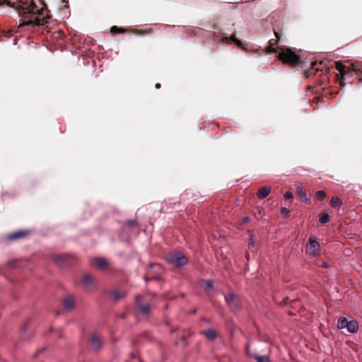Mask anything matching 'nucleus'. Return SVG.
<instances>
[{"label":"nucleus","instance_id":"nucleus-1","mask_svg":"<svg viewBox=\"0 0 362 362\" xmlns=\"http://www.w3.org/2000/svg\"><path fill=\"white\" fill-rule=\"evenodd\" d=\"M0 5H6L14 8L21 17L18 28L25 25L32 27L42 25L48 23L50 16L43 8H38L33 0H0Z\"/></svg>","mask_w":362,"mask_h":362},{"label":"nucleus","instance_id":"nucleus-2","mask_svg":"<svg viewBox=\"0 0 362 362\" xmlns=\"http://www.w3.org/2000/svg\"><path fill=\"white\" fill-rule=\"evenodd\" d=\"M278 58L284 64L291 66H296L301 62L300 57L289 48L281 49L278 54Z\"/></svg>","mask_w":362,"mask_h":362},{"label":"nucleus","instance_id":"nucleus-3","mask_svg":"<svg viewBox=\"0 0 362 362\" xmlns=\"http://www.w3.org/2000/svg\"><path fill=\"white\" fill-rule=\"evenodd\" d=\"M54 262L59 267H69L76 260V257L72 255H54L52 256Z\"/></svg>","mask_w":362,"mask_h":362},{"label":"nucleus","instance_id":"nucleus-4","mask_svg":"<svg viewBox=\"0 0 362 362\" xmlns=\"http://www.w3.org/2000/svg\"><path fill=\"white\" fill-rule=\"evenodd\" d=\"M168 262L177 267H182L187 263V258L180 252H170L166 257Z\"/></svg>","mask_w":362,"mask_h":362},{"label":"nucleus","instance_id":"nucleus-5","mask_svg":"<svg viewBox=\"0 0 362 362\" xmlns=\"http://www.w3.org/2000/svg\"><path fill=\"white\" fill-rule=\"evenodd\" d=\"M225 300L230 308L235 311L240 309L241 302L240 298L233 292H229L225 296Z\"/></svg>","mask_w":362,"mask_h":362},{"label":"nucleus","instance_id":"nucleus-6","mask_svg":"<svg viewBox=\"0 0 362 362\" xmlns=\"http://www.w3.org/2000/svg\"><path fill=\"white\" fill-rule=\"evenodd\" d=\"M307 252L311 257H316L320 255V246L315 237H310L306 246Z\"/></svg>","mask_w":362,"mask_h":362},{"label":"nucleus","instance_id":"nucleus-7","mask_svg":"<svg viewBox=\"0 0 362 362\" xmlns=\"http://www.w3.org/2000/svg\"><path fill=\"white\" fill-rule=\"evenodd\" d=\"M161 270L162 268L159 264H151L149 267L146 275L144 277L145 281L148 282L150 280L158 279V275L160 274Z\"/></svg>","mask_w":362,"mask_h":362},{"label":"nucleus","instance_id":"nucleus-8","mask_svg":"<svg viewBox=\"0 0 362 362\" xmlns=\"http://www.w3.org/2000/svg\"><path fill=\"white\" fill-rule=\"evenodd\" d=\"M336 69L339 71L341 74V78L339 80L340 85L344 86L345 85L344 81L346 79V76L351 74V68L344 65L340 62H336Z\"/></svg>","mask_w":362,"mask_h":362},{"label":"nucleus","instance_id":"nucleus-9","mask_svg":"<svg viewBox=\"0 0 362 362\" xmlns=\"http://www.w3.org/2000/svg\"><path fill=\"white\" fill-rule=\"evenodd\" d=\"M135 305L136 307L139 310L140 313L143 315H148L150 313L149 303H144L141 296H138L136 297Z\"/></svg>","mask_w":362,"mask_h":362},{"label":"nucleus","instance_id":"nucleus-10","mask_svg":"<svg viewBox=\"0 0 362 362\" xmlns=\"http://www.w3.org/2000/svg\"><path fill=\"white\" fill-rule=\"evenodd\" d=\"M103 344L102 339L98 333H93L90 338V346L93 350H98Z\"/></svg>","mask_w":362,"mask_h":362},{"label":"nucleus","instance_id":"nucleus-11","mask_svg":"<svg viewBox=\"0 0 362 362\" xmlns=\"http://www.w3.org/2000/svg\"><path fill=\"white\" fill-rule=\"evenodd\" d=\"M62 303L64 308L66 311H71L74 310L75 306V300L72 295H69L62 300Z\"/></svg>","mask_w":362,"mask_h":362},{"label":"nucleus","instance_id":"nucleus-12","mask_svg":"<svg viewBox=\"0 0 362 362\" xmlns=\"http://www.w3.org/2000/svg\"><path fill=\"white\" fill-rule=\"evenodd\" d=\"M274 34H275V36H276V40L275 39H272V40H269V45L267 47V53H276L277 52L278 41L281 38V35L278 32H276V31H274Z\"/></svg>","mask_w":362,"mask_h":362},{"label":"nucleus","instance_id":"nucleus-13","mask_svg":"<svg viewBox=\"0 0 362 362\" xmlns=\"http://www.w3.org/2000/svg\"><path fill=\"white\" fill-rule=\"evenodd\" d=\"M30 234V230H21L18 231H15L8 234V238L9 240H20L25 238Z\"/></svg>","mask_w":362,"mask_h":362},{"label":"nucleus","instance_id":"nucleus-14","mask_svg":"<svg viewBox=\"0 0 362 362\" xmlns=\"http://www.w3.org/2000/svg\"><path fill=\"white\" fill-rule=\"evenodd\" d=\"M93 263L100 269H105L109 266L108 262L105 259L101 257L94 258Z\"/></svg>","mask_w":362,"mask_h":362},{"label":"nucleus","instance_id":"nucleus-15","mask_svg":"<svg viewBox=\"0 0 362 362\" xmlns=\"http://www.w3.org/2000/svg\"><path fill=\"white\" fill-rule=\"evenodd\" d=\"M201 334H203L209 341H214L218 337L217 332L211 328L202 330Z\"/></svg>","mask_w":362,"mask_h":362},{"label":"nucleus","instance_id":"nucleus-16","mask_svg":"<svg viewBox=\"0 0 362 362\" xmlns=\"http://www.w3.org/2000/svg\"><path fill=\"white\" fill-rule=\"evenodd\" d=\"M82 282L87 288L94 286L95 281L93 276L89 274H84L82 278Z\"/></svg>","mask_w":362,"mask_h":362},{"label":"nucleus","instance_id":"nucleus-17","mask_svg":"<svg viewBox=\"0 0 362 362\" xmlns=\"http://www.w3.org/2000/svg\"><path fill=\"white\" fill-rule=\"evenodd\" d=\"M271 190L269 186L260 187L257 192V196L260 199H264L270 194Z\"/></svg>","mask_w":362,"mask_h":362},{"label":"nucleus","instance_id":"nucleus-18","mask_svg":"<svg viewBox=\"0 0 362 362\" xmlns=\"http://www.w3.org/2000/svg\"><path fill=\"white\" fill-rule=\"evenodd\" d=\"M349 67L351 68V74L354 72L357 76L362 74V62L352 63Z\"/></svg>","mask_w":362,"mask_h":362},{"label":"nucleus","instance_id":"nucleus-19","mask_svg":"<svg viewBox=\"0 0 362 362\" xmlns=\"http://www.w3.org/2000/svg\"><path fill=\"white\" fill-rule=\"evenodd\" d=\"M111 296L115 301H117L122 298H123L126 293L123 291H120L119 289H113L111 293Z\"/></svg>","mask_w":362,"mask_h":362},{"label":"nucleus","instance_id":"nucleus-20","mask_svg":"<svg viewBox=\"0 0 362 362\" xmlns=\"http://www.w3.org/2000/svg\"><path fill=\"white\" fill-rule=\"evenodd\" d=\"M346 329L350 333H356L358 329V322L354 320L349 321L347 327H346Z\"/></svg>","mask_w":362,"mask_h":362},{"label":"nucleus","instance_id":"nucleus-21","mask_svg":"<svg viewBox=\"0 0 362 362\" xmlns=\"http://www.w3.org/2000/svg\"><path fill=\"white\" fill-rule=\"evenodd\" d=\"M296 194L303 202H306L308 201L305 189L303 187L298 186L296 188Z\"/></svg>","mask_w":362,"mask_h":362},{"label":"nucleus","instance_id":"nucleus-22","mask_svg":"<svg viewBox=\"0 0 362 362\" xmlns=\"http://www.w3.org/2000/svg\"><path fill=\"white\" fill-rule=\"evenodd\" d=\"M348 320L345 317H341L337 322V327L340 329L346 328Z\"/></svg>","mask_w":362,"mask_h":362},{"label":"nucleus","instance_id":"nucleus-23","mask_svg":"<svg viewBox=\"0 0 362 362\" xmlns=\"http://www.w3.org/2000/svg\"><path fill=\"white\" fill-rule=\"evenodd\" d=\"M329 220H330L329 215L327 213H322L320 215L319 222L321 224H325V223H328L329 221Z\"/></svg>","mask_w":362,"mask_h":362},{"label":"nucleus","instance_id":"nucleus-24","mask_svg":"<svg viewBox=\"0 0 362 362\" xmlns=\"http://www.w3.org/2000/svg\"><path fill=\"white\" fill-rule=\"evenodd\" d=\"M138 226L137 221L135 219L127 221L124 225V228H134Z\"/></svg>","mask_w":362,"mask_h":362},{"label":"nucleus","instance_id":"nucleus-25","mask_svg":"<svg viewBox=\"0 0 362 362\" xmlns=\"http://www.w3.org/2000/svg\"><path fill=\"white\" fill-rule=\"evenodd\" d=\"M255 359H256L257 362H269V357L267 356H259L257 354H253L252 356Z\"/></svg>","mask_w":362,"mask_h":362},{"label":"nucleus","instance_id":"nucleus-26","mask_svg":"<svg viewBox=\"0 0 362 362\" xmlns=\"http://www.w3.org/2000/svg\"><path fill=\"white\" fill-rule=\"evenodd\" d=\"M330 204H331V206L332 207H337L338 206H340L342 204V202L341 200L337 197H333L332 199H331V202H330Z\"/></svg>","mask_w":362,"mask_h":362},{"label":"nucleus","instance_id":"nucleus-27","mask_svg":"<svg viewBox=\"0 0 362 362\" xmlns=\"http://www.w3.org/2000/svg\"><path fill=\"white\" fill-rule=\"evenodd\" d=\"M110 32L112 33V34H115V33H124L126 32V30L124 29V28H118L117 27L116 25H114L112 27H111L110 28Z\"/></svg>","mask_w":362,"mask_h":362},{"label":"nucleus","instance_id":"nucleus-28","mask_svg":"<svg viewBox=\"0 0 362 362\" xmlns=\"http://www.w3.org/2000/svg\"><path fill=\"white\" fill-rule=\"evenodd\" d=\"M315 197L318 201H322L326 197V193L322 190L317 191Z\"/></svg>","mask_w":362,"mask_h":362},{"label":"nucleus","instance_id":"nucleus-29","mask_svg":"<svg viewBox=\"0 0 362 362\" xmlns=\"http://www.w3.org/2000/svg\"><path fill=\"white\" fill-rule=\"evenodd\" d=\"M235 40H238L236 38L235 33H233V35H231L230 37H225L223 38V40L225 41V42H228V40H231L233 42H235Z\"/></svg>","mask_w":362,"mask_h":362},{"label":"nucleus","instance_id":"nucleus-30","mask_svg":"<svg viewBox=\"0 0 362 362\" xmlns=\"http://www.w3.org/2000/svg\"><path fill=\"white\" fill-rule=\"evenodd\" d=\"M205 288L206 289H211L213 288V282L210 280L205 281Z\"/></svg>","mask_w":362,"mask_h":362},{"label":"nucleus","instance_id":"nucleus-31","mask_svg":"<svg viewBox=\"0 0 362 362\" xmlns=\"http://www.w3.org/2000/svg\"><path fill=\"white\" fill-rule=\"evenodd\" d=\"M238 47L241 48V49H246L245 45H243V43L239 40L238 39V40H235V42H234Z\"/></svg>","mask_w":362,"mask_h":362},{"label":"nucleus","instance_id":"nucleus-32","mask_svg":"<svg viewBox=\"0 0 362 362\" xmlns=\"http://www.w3.org/2000/svg\"><path fill=\"white\" fill-rule=\"evenodd\" d=\"M293 196L292 192L288 191L284 194V199H293Z\"/></svg>","mask_w":362,"mask_h":362},{"label":"nucleus","instance_id":"nucleus-33","mask_svg":"<svg viewBox=\"0 0 362 362\" xmlns=\"http://www.w3.org/2000/svg\"><path fill=\"white\" fill-rule=\"evenodd\" d=\"M290 211L289 209H288L286 207H282L281 209V214L284 216H288V214H289Z\"/></svg>","mask_w":362,"mask_h":362},{"label":"nucleus","instance_id":"nucleus-34","mask_svg":"<svg viewBox=\"0 0 362 362\" xmlns=\"http://www.w3.org/2000/svg\"><path fill=\"white\" fill-rule=\"evenodd\" d=\"M13 35V31L11 30H8L6 31H4V36L6 37H10Z\"/></svg>","mask_w":362,"mask_h":362},{"label":"nucleus","instance_id":"nucleus-35","mask_svg":"<svg viewBox=\"0 0 362 362\" xmlns=\"http://www.w3.org/2000/svg\"><path fill=\"white\" fill-rule=\"evenodd\" d=\"M250 242H249V245L250 247H255V245H254V240H253V238H252V235L250 236Z\"/></svg>","mask_w":362,"mask_h":362},{"label":"nucleus","instance_id":"nucleus-36","mask_svg":"<svg viewBox=\"0 0 362 362\" xmlns=\"http://www.w3.org/2000/svg\"><path fill=\"white\" fill-rule=\"evenodd\" d=\"M288 301H289V298L288 297H286L284 298L283 301H282V304L286 305L288 303Z\"/></svg>","mask_w":362,"mask_h":362},{"label":"nucleus","instance_id":"nucleus-37","mask_svg":"<svg viewBox=\"0 0 362 362\" xmlns=\"http://www.w3.org/2000/svg\"><path fill=\"white\" fill-rule=\"evenodd\" d=\"M322 267L324 268H327L329 267V264L326 262H323L322 264Z\"/></svg>","mask_w":362,"mask_h":362},{"label":"nucleus","instance_id":"nucleus-38","mask_svg":"<svg viewBox=\"0 0 362 362\" xmlns=\"http://www.w3.org/2000/svg\"><path fill=\"white\" fill-rule=\"evenodd\" d=\"M249 348H250V345L247 344L246 345V353L247 355H249Z\"/></svg>","mask_w":362,"mask_h":362},{"label":"nucleus","instance_id":"nucleus-39","mask_svg":"<svg viewBox=\"0 0 362 362\" xmlns=\"http://www.w3.org/2000/svg\"><path fill=\"white\" fill-rule=\"evenodd\" d=\"M182 340L184 341V346H186L187 345V342H186V339H185V337H182Z\"/></svg>","mask_w":362,"mask_h":362},{"label":"nucleus","instance_id":"nucleus-40","mask_svg":"<svg viewBox=\"0 0 362 362\" xmlns=\"http://www.w3.org/2000/svg\"><path fill=\"white\" fill-rule=\"evenodd\" d=\"M155 88H160V83H156V84L155 85Z\"/></svg>","mask_w":362,"mask_h":362},{"label":"nucleus","instance_id":"nucleus-41","mask_svg":"<svg viewBox=\"0 0 362 362\" xmlns=\"http://www.w3.org/2000/svg\"><path fill=\"white\" fill-rule=\"evenodd\" d=\"M248 221H249V218H247V217L245 218V219H244L245 223L247 222Z\"/></svg>","mask_w":362,"mask_h":362},{"label":"nucleus","instance_id":"nucleus-42","mask_svg":"<svg viewBox=\"0 0 362 362\" xmlns=\"http://www.w3.org/2000/svg\"><path fill=\"white\" fill-rule=\"evenodd\" d=\"M359 81H362V78H359Z\"/></svg>","mask_w":362,"mask_h":362}]
</instances>
